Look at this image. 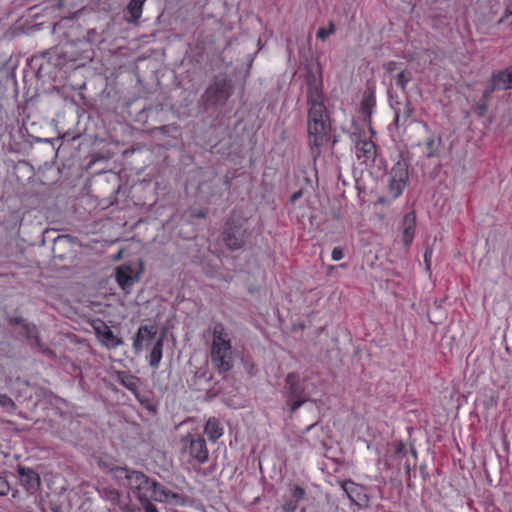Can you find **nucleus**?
Returning a JSON list of instances; mask_svg holds the SVG:
<instances>
[{"instance_id":"1","label":"nucleus","mask_w":512,"mask_h":512,"mask_svg":"<svg viewBox=\"0 0 512 512\" xmlns=\"http://www.w3.org/2000/svg\"><path fill=\"white\" fill-rule=\"evenodd\" d=\"M307 126L309 143L313 150L328 143L331 127L324 103H316L310 106Z\"/></svg>"},{"instance_id":"2","label":"nucleus","mask_w":512,"mask_h":512,"mask_svg":"<svg viewBox=\"0 0 512 512\" xmlns=\"http://www.w3.org/2000/svg\"><path fill=\"white\" fill-rule=\"evenodd\" d=\"M212 334L211 362L220 374H225L233 367L232 345L222 324H216Z\"/></svg>"},{"instance_id":"3","label":"nucleus","mask_w":512,"mask_h":512,"mask_svg":"<svg viewBox=\"0 0 512 512\" xmlns=\"http://www.w3.org/2000/svg\"><path fill=\"white\" fill-rule=\"evenodd\" d=\"M112 473L116 479L124 480L123 485L137 492L139 500L148 496L147 493L151 479L143 472L117 466L112 469Z\"/></svg>"},{"instance_id":"4","label":"nucleus","mask_w":512,"mask_h":512,"mask_svg":"<svg viewBox=\"0 0 512 512\" xmlns=\"http://www.w3.org/2000/svg\"><path fill=\"white\" fill-rule=\"evenodd\" d=\"M233 93L231 80L225 77H216L201 96V101L206 106H224Z\"/></svg>"},{"instance_id":"5","label":"nucleus","mask_w":512,"mask_h":512,"mask_svg":"<svg viewBox=\"0 0 512 512\" xmlns=\"http://www.w3.org/2000/svg\"><path fill=\"white\" fill-rule=\"evenodd\" d=\"M251 233L244 227L240 220L229 218L222 231V240L226 247L232 251L239 250L245 246Z\"/></svg>"},{"instance_id":"6","label":"nucleus","mask_w":512,"mask_h":512,"mask_svg":"<svg viewBox=\"0 0 512 512\" xmlns=\"http://www.w3.org/2000/svg\"><path fill=\"white\" fill-rule=\"evenodd\" d=\"M181 449L200 464L208 461L209 452L206 441L200 434L189 433L181 438Z\"/></svg>"},{"instance_id":"7","label":"nucleus","mask_w":512,"mask_h":512,"mask_svg":"<svg viewBox=\"0 0 512 512\" xmlns=\"http://www.w3.org/2000/svg\"><path fill=\"white\" fill-rule=\"evenodd\" d=\"M91 326L102 345L108 349H115L123 345V340L114 335L110 327L101 319H94Z\"/></svg>"},{"instance_id":"8","label":"nucleus","mask_w":512,"mask_h":512,"mask_svg":"<svg viewBox=\"0 0 512 512\" xmlns=\"http://www.w3.org/2000/svg\"><path fill=\"white\" fill-rule=\"evenodd\" d=\"M148 492H150L148 499L151 498L158 502L178 504L182 500L180 494L169 490L164 485L154 480H150Z\"/></svg>"},{"instance_id":"9","label":"nucleus","mask_w":512,"mask_h":512,"mask_svg":"<svg viewBox=\"0 0 512 512\" xmlns=\"http://www.w3.org/2000/svg\"><path fill=\"white\" fill-rule=\"evenodd\" d=\"M506 89H512V76L507 69L492 75L487 88L484 90V98L490 97L495 91Z\"/></svg>"},{"instance_id":"10","label":"nucleus","mask_w":512,"mask_h":512,"mask_svg":"<svg viewBox=\"0 0 512 512\" xmlns=\"http://www.w3.org/2000/svg\"><path fill=\"white\" fill-rule=\"evenodd\" d=\"M156 334L157 330L154 326H140L133 338V348L135 353H140L145 346L150 345Z\"/></svg>"},{"instance_id":"11","label":"nucleus","mask_w":512,"mask_h":512,"mask_svg":"<svg viewBox=\"0 0 512 512\" xmlns=\"http://www.w3.org/2000/svg\"><path fill=\"white\" fill-rule=\"evenodd\" d=\"M18 474L22 486L27 492L33 494L38 491L41 485L40 476L31 468L19 466Z\"/></svg>"},{"instance_id":"12","label":"nucleus","mask_w":512,"mask_h":512,"mask_svg":"<svg viewBox=\"0 0 512 512\" xmlns=\"http://www.w3.org/2000/svg\"><path fill=\"white\" fill-rule=\"evenodd\" d=\"M139 277L133 273V269L129 266H121L117 268L116 280L119 286L129 293L131 287L138 281Z\"/></svg>"},{"instance_id":"13","label":"nucleus","mask_w":512,"mask_h":512,"mask_svg":"<svg viewBox=\"0 0 512 512\" xmlns=\"http://www.w3.org/2000/svg\"><path fill=\"white\" fill-rule=\"evenodd\" d=\"M285 389L287 398H307L305 396V389L300 383L299 378L294 373H289L285 379Z\"/></svg>"},{"instance_id":"14","label":"nucleus","mask_w":512,"mask_h":512,"mask_svg":"<svg viewBox=\"0 0 512 512\" xmlns=\"http://www.w3.org/2000/svg\"><path fill=\"white\" fill-rule=\"evenodd\" d=\"M307 86L308 104L311 106L316 103H323L322 85L315 76L308 77Z\"/></svg>"},{"instance_id":"15","label":"nucleus","mask_w":512,"mask_h":512,"mask_svg":"<svg viewBox=\"0 0 512 512\" xmlns=\"http://www.w3.org/2000/svg\"><path fill=\"white\" fill-rule=\"evenodd\" d=\"M399 105V101H395V103L391 101V107L395 110V125L397 127L406 125L413 114V108L409 101H406V103L403 106V109H401L400 107H396Z\"/></svg>"},{"instance_id":"16","label":"nucleus","mask_w":512,"mask_h":512,"mask_svg":"<svg viewBox=\"0 0 512 512\" xmlns=\"http://www.w3.org/2000/svg\"><path fill=\"white\" fill-rule=\"evenodd\" d=\"M357 149V157L359 159L363 158L364 162L372 161L374 162L376 158V146L372 141L364 140L360 141L356 145Z\"/></svg>"},{"instance_id":"17","label":"nucleus","mask_w":512,"mask_h":512,"mask_svg":"<svg viewBox=\"0 0 512 512\" xmlns=\"http://www.w3.org/2000/svg\"><path fill=\"white\" fill-rule=\"evenodd\" d=\"M402 228H403V242L406 246H408L414 237V230H415V215L414 213H407L402 221Z\"/></svg>"},{"instance_id":"18","label":"nucleus","mask_w":512,"mask_h":512,"mask_svg":"<svg viewBox=\"0 0 512 512\" xmlns=\"http://www.w3.org/2000/svg\"><path fill=\"white\" fill-rule=\"evenodd\" d=\"M26 341L31 346V348L37 349L44 356H46V357H48L50 359H55L56 358V353L52 349L48 348L47 346H45L42 343L39 331L34 333L32 335V337L30 339L26 340Z\"/></svg>"},{"instance_id":"19","label":"nucleus","mask_w":512,"mask_h":512,"mask_svg":"<svg viewBox=\"0 0 512 512\" xmlns=\"http://www.w3.org/2000/svg\"><path fill=\"white\" fill-rule=\"evenodd\" d=\"M204 432L213 442H216L223 435V429L220 427V423L215 417H211L207 420Z\"/></svg>"},{"instance_id":"20","label":"nucleus","mask_w":512,"mask_h":512,"mask_svg":"<svg viewBox=\"0 0 512 512\" xmlns=\"http://www.w3.org/2000/svg\"><path fill=\"white\" fill-rule=\"evenodd\" d=\"M390 178L407 183L408 164L405 161H398L391 169Z\"/></svg>"},{"instance_id":"21","label":"nucleus","mask_w":512,"mask_h":512,"mask_svg":"<svg viewBox=\"0 0 512 512\" xmlns=\"http://www.w3.org/2000/svg\"><path fill=\"white\" fill-rule=\"evenodd\" d=\"M163 342L164 337L160 336L153 345V348L149 355V364L151 367L156 368L162 359Z\"/></svg>"},{"instance_id":"22","label":"nucleus","mask_w":512,"mask_h":512,"mask_svg":"<svg viewBox=\"0 0 512 512\" xmlns=\"http://www.w3.org/2000/svg\"><path fill=\"white\" fill-rule=\"evenodd\" d=\"M146 0H130L127 11L130 14L129 22H137L142 15V8Z\"/></svg>"},{"instance_id":"23","label":"nucleus","mask_w":512,"mask_h":512,"mask_svg":"<svg viewBox=\"0 0 512 512\" xmlns=\"http://www.w3.org/2000/svg\"><path fill=\"white\" fill-rule=\"evenodd\" d=\"M376 105V99H375V92L373 89L369 88L367 90V95L364 97L362 104H361V110L362 113L369 117L372 113L373 107Z\"/></svg>"},{"instance_id":"24","label":"nucleus","mask_w":512,"mask_h":512,"mask_svg":"<svg viewBox=\"0 0 512 512\" xmlns=\"http://www.w3.org/2000/svg\"><path fill=\"white\" fill-rule=\"evenodd\" d=\"M119 382L137 396V379L125 372L118 373Z\"/></svg>"},{"instance_id":"25","label":"nucleus","mask_w":512,"mask_h":512,"mask_svg":"<svg viewBox=\"0 0 512 512\" xmlns=\"http://www.w3.org/2000/svg\"><path fill=\"white\" fill-rule=\"evenodd\" d=\"M341 486L348 498L352 502H356V496L359 495V486L350 480L342 482Z\"/></svg>"},{"instance_id":"26","label":"nucleus","mask_w":512,"mask_h":512,"mask_svg":"<svg viewBox=\"0 0 512 512\" xmlns=\"http://www.w3.org/2000/svg\"><path fill=\"white\" fill-rule=\"evenodd\" d=\"M406 183L405 182H398V180L390 178L389 182V192L391 196L395 199L399 197L405 188Z\"/></svg>"},{"instance_id":"27","label":"nucleus","mask_w":512,"mask_h":512,"mask_svg":"<svg viewBox=\"0 0 512 512\" xmlns=\"http://www.w3.org/2000/svg\"><path fill=\"white\" fill-rule=\"evenodd\" d=\"M38 331V328L35 324L27 322L23 324L22 329L18 330V334L25 337L26 340L30 339L34 333Z\"/></svg>"},{"instance_id":"28","label":"nucleus","mask_w":512,"mask_h":512,"mask_svg":"<svg viewBox=\"0 0 512 512\" xmlns=\"http://www.w3.org/2000/svg\"><path fill=\"white\" fill-rule=\"evenodd\" d=\"M0 406L9 412L16 410L15 402L6 394H0Z\"/></svg>"},{"instance_id":"29","label":"nucleus","mask_w":512,"mask_h":512,"mask_svg":"<svg viewBox=\"0 0 512 512\" xmlns=\"http://www.w3.org/2000/svg\"><path fill=\"white\" fill-rule=\"evenodd\" d=\"M7 324L11 327H17L18 330L22 329L23 324L28 321L21 316L8 315L6 317Z\"/></svg>"},{"instance_id":"30","label":"nucleus","mask_w":512,"mask_h":512,"mask_svg":"<svg viewBox=\"0 0 512 512\" xmlns=\"http://www.w3.org/2000/svg\"><path fill=\"white\" fill-rule=\"evenodd\" d=\"M411 79V73L406 71H401L396 75V85L399 86L402 90H405L407 83Z\"/></svg>"},{"instance_id":"31","label":"nucleus","mask_w":512,"mask_h":512,"mask_svg":"<svg viewBox=\"0 0 512 512\" xmlns=\"http://www.w3.org/2000/svg\"><path fill=\"white\" fill-rule=\"evenodd\" d=\"M309 401L308 398H293L286 399L287 405L290 407V412L294 413L299 407H301L305 402Z\"/></svg>"},{"instance_id":"32","label":"nucleus","mask_w":512,"mask_h":512,"mask_svg":"<svg viewBox=\"0 0 512 512\" xmlns=\"http://www.w3.org/2000/svg\"><path fill=\"white\" fill-rule=\"evenodd\" d=\"M335 32V25L333 22H330L329 23V28L328 29H325V28H320L318 31H317V37L319 39H321L322 41H325L329 35L333 34Z\"/></svg>"},{"instance_id":"33","label":"nucleus","mask_w":512,"mask_h":512,"mask_svg":"<svg viewBox=\"0 0 512 512\" xmlns=\"http://www.w3.org/2000/svg\"><path fill=\"white\" fill-rule=\"evenodd\" d=\"M489 99H490V97L484 98V93L482 94V97H481L479 103L477 104L476 110H475L476 113L480 117L484 116V114H485V112H486V110L488 108Z\"/></svg>"},{"instance_id":"34","label":"nucleus","mask_w":512,"mask_h":512,"mask_svg":"<svg viewBox=\"0 0 512 512\" xmlns=\"http://www.w3.org/2000/svg\"><path fill=\"white\" fill-rule=\"evenodd\" d=\"M426 148L429 150L427 153V157L431 158L436 155V150L438 147V144L436 143L435 139L431 138L426 142Z\"/></svg>"},{"instance_id":"35","label":"nucleus","mask_w":512,"mask_h":512,"mask_svg":"<svg viewBox=\"0 0 512 512\" xmlns=\"http://www.w3.org/2000/svg\"><path fill=\"white\" fill-rule=\"evenodd\" d=\"M140 501L145 512H159L156 506L149 501L148 496Z\"/></svg>"},{"instance_id":"36","label":"nucleus","mask_w":512,"mask_h":512,"mask_svg":"<svg viewBox=\"0 0 512 512\" xmlns=\"http://www.w3.org/2000/svg\"><path fill=\"white\" fill-rule=\"evenodd\" d=\"M10 490V485L9 483L7 482V480L0 476V496H5L8 494Z\"/></svg>"},{"instance_id":"37","label":"nucleus","mask_w":512,"mask_h":512,"mask_svg":"<svg viewBox=\"0 0 512 512\" xmlns=\"http://www.w3.org/2000/svg\"><path fill=\"white\" fill-rule=\"evenodd\" d=\"M297 500H289L283 505L284 512H295L297 510Z\"/></svg>"},{"instance_id":"38","label":"nucleus","mask_w":512,"mask_h":512,"mask_svg":"<svg viewBox=\"0 0 512 512\" xmlns=\"http://www.w3.org/2000/svg\"><path fill=\"white\" fill-rule=\"evenodd\" d=\"M304 495H305V491L303 488H301L300 486H296L293 490V497L295 498L294 500H297V502L301 499L304 498Z\"/></svg>"},{"instance_id":"39","label":"nucleus","mask_w":512,"mask_h":512,"mask_svg":"<svg viewBox=\"0 0 512 512\" xmlns=\"http://www.w3.org/2000/svg\"><path fill=\"white\" fill-rule=\"evenodd\" d=\"M344 256V253H343V250L339 247H335L332 251V259L334 261H339L343 258Z\"/></svg>"},{"instance_id":"40","label":"nucleus","mask_w":512,"mask_h":512,"mask_svg":"<svg viewBox=\"0 0 512 512\" xmlns=\"http://www.w3.org/2000/svg\"><path fill=\"white\" fill-rule=\"evenodd\" d=\"M431 256H432V251L427 249L424 254V260H425L427 269L430 268Z\"/></svg>"},{"instance_id":"41","label":"nucleus","mask_w":512,"mask_h":512,"mask_svg":"<svg viewBox=\"0 0 512 512\" xmlns=\"http://www.w3.org/2000/svg\"><path fill=\"white\" fill-rule=\"evenodd\" d=\"M384 68L386 69L387 72L391 73L396 69V63L392 61L388 62L387 64L384 65Z\"/></svg>"},{"instance_id":"42","label":"nucleus","mask_w":512,"mask_h":512,"mask_svg":"<svg viewBox=\"0 0 512 512\" xmlns=\"http://www.w3.org/2000/svg\"><path fill=\"white\" fill-rule=\"evenodd\" d=\"M301 196H302V191L301 190L293 193L291 195V197H290V202L291 203H295L299 198H301Z\"/></svg>"},{"instance_id":"43","label":"nucleus","mask_w":512,"mask_h":512,"mask_svg":"<svg viewBox=\"0 0 512 512\" xmlns=\"http://www.w3.org/2000/svg\"><path fill=\"white\" fill-rule=\"evenodd\" d=\"M404 452H405V446H404V444H403V443H399V444L397 445L396 450H395L396 455H401V454H403Z\"/></svg>"},{"instance_id":"44","label":"nucleus","mask_w":512,"mask_h":512,"mask_svg":"<svg viewBox=\"0 0 512 512\" xmlns=\"http://www.w3.org/2000/svg\"><path fill=\"white\" fill-rule=\"evenodd\" d=\"M413 467H414L413 463H411L410 460H407L405 463V470H406L408 477H410V472Z\"/></svg>"},{"instance_id":"45","label":"nucleus","mask_w":512,"mask_h":512,"mask_svg":"<svg viewBox=\"0 0 512 512\" xmlns=\"http://www.w3.org/2000/svg\"><path fill=\"white\" fill-rule=\"evenodd\" d=\"M120 498V492L117 491V490H111L110 491V499L111 500H116V499H119Z\"/></svg>"},{"instance_id":"46","label":"nucleus","mask_w":512,"mask_h":512,"mask_svg":"<svg viewBox=\"0 0 512 512\" xmlns=\"http://www.w3.org/2000/svg\"><path fill=\"white\" fill-rule=\"evenodd\" d=\"M410 453L413 457V466L416 465V458H417V453H416V450L412 447L411 450H410Z\"/></svg>"},{"instance_id":"47","label":"nucleus","mask_w":512,"mask_h":512,"mask_svg":"<svg viewBox=\"0 0 512 512\" xmlns=\"http://www.w3.org/2000/svg\"><path fill=\"white\" fill-rule=\"evenodd\" d=\"M316 424H317V423H313V424L309 425V426L306 428V431L311 430L313 427H315V426H316Z\"/></svg>"},{"instance_id":"48","label":"nucleus","mask_w":512,"mask_h":512,"mask_svg":"<svg viewBox=\"0 0 512 512\" xmlns=\"http://www.w3.org/2000/svg\"><path fill=\"white\" fill-rule=\"evenodd\" d=\"M166 129H167V127H166V126H162V127H160V130H161L163 133H166Z\"/></svg>"},{"instance_id":"49","label":"nucleus","mask_w":512,"mask_h":512,"mask_svg":"<svg viewBox=\"0 0 512 512\" xmlns=\"http://www.w3.org/2000/svg\"><path fill=\"white\" fill-rule=\"evenodd\" d=\"M199 216L204 218L205 217V213L201 211V212H199Z\"/></svg>"},{"instance_id":"50","label":"nucleus","mask_w":512,"mask_h":512,"mask_svg":"<svg viewBox=\"0 0 512 512\" xmlns=\"http://www.w3.org/2000/svg\"><path fill=\"white\" fill-rule=\"evenodd\" d=\"M388 94L391 95V90L390 89H388ZM390 97L392 98V96H390Z\"/></svg>"}]
</instances>
